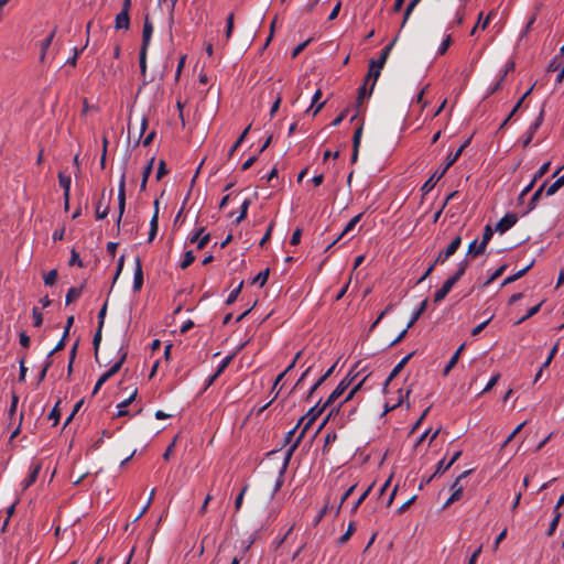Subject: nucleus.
<instances>
[{
    "label": "nucleus",
    "mask_w": 564,
    "mask_h": 564,
    "mask_svg": "<svg viewBox=\"0 0 564 564\" xmlns=\"http://www.w3.org/2000/svg\"><path fill=\"white\" fill-rule=\"evenodd\" d=\"M324 409H325L324 405L319 409L318 404H316L314 408H312L308 411V413L305 416V417H308L307 422L303 426V430L301 431L300 435L296 437V440L293 442V444L286 451V454H285V466L289 464V462H290L294 451L300 445L304 434L306 433V431L308 430L311 424L317 419V416L323 412Z\"/></svg>",
    "instance_id": "nucleus-1"
},
{
    "label": "nucleus",
    "mask_w": 564,
    "mask_h": 564,
    "mask_svg": "<svg viewBox=\"0 0 564 564\" xmlns=\"http://www.w3.org/2000/svg\"><path fill=\"white\" fill-rule=\"evenodd\" d=\"M471 470H466L462 473L453 482L451 489L453 490L451 497L447 499V501L444 505V508L449 507L455 501H458L463 497L464 488L462 485H459L460 480L465 477H467L470 474Z\"/></svg>",
    "instance_id": "nucleus-2"
},
{
    "label": "nucleus",
    "mask_w": 564,
    "mask_h": 564,
    "mask_svg": "<svg viewBox=\"0 0 564 564\" xmlns=\"http://www.w3.org/2000/svg\"><path fill=\"white\" fill-rule=\"evenodd\" d=\"M383 67H379V63H377V61L375 59H371L369 62V70H368V75L366 77V84H370V87H369V95L372 94V90L376 86V83L380 76V73H381V69Z\"/></svg>",
    "instance_id": "nucleus-3"
},
{
    "label": "nucleus",
    "mask_w": 564,
    "mask_h": 564,
    "mask_svg": "<svg viewBox=\"0 0 564 564\" xmlns=\"http://www.w3.org/2000/svg\"><path fill=\"white\" fill-rule=\"evenodd\" d=\"M126 208V175L124 173L121 175L120 182H119V188H118V226L120 225L121 218L123 216Z\"/></svg>",
    "instance_id": "nucleus-4"
},
{
    "label": "nucleus",
    "mask_w": 564,
    "mask_h": 564,
    "mask_svg": "<svg viewBox=\"0 0 564 564\" xmlns=\"http://www.w3.org/2000/svg\"><path fill=\"white\" fill-rule=\"evenodd\" d=\"M518 221V217L513 213L506 214L497 224L495 230L505 234L512 228Z\"/></svg>",
    "instance_id": "nucleus-5"
},
{
    "label": "nucleus",
    "mask_w": 564,
    "mask_h": 564,
    "mask_svg": "<svg viewBox=\"0 0 564 564\" xmlns=\"http://www.w3.org/2000/svg\"><path fill=\"white\" fill-rule=\"evenodd\" d=\"M462 243V238L457 236L446 248V250L441 251L435 259V263H444L449 257H452Z\"/></svg>",
    "instance_id": "nucleus-6"
},
{
    "label": "nucleus",
    "mask_w": 564,
    "mask_h": 564,
    "mask_svg": "<svg viewBox=\"0 0 564 564\" xmlns=\"http://www.w3.org/2000/svg\"><path fill=\"white\" fill-rule=\"evenodd\" d=\"M351 380L348 378H345L339 382V384L336 387V389L332 392V394L328 397L327 401L324 403V408L327 405H330L334 403L339 397L344 394V392L347 390V388L350 386Z\"/></svg>",
    "instance_id": "nucleus-7"
},
{
    "label": "nucleus",
    "mask_w": 564,
    "mask_h": 564,
    "mask_svg": "<svg viewBox=\"0 0 564 564\" xmlns=\"http://www.w3.org/2000/svg\"><path fill=\"white\" fill-rule=\"evenodd\" d=\"M467 144H468V141H466L459 149H457L456 152L449 153L447 155L445 166L440 172L437 180H441L443 177V175L446 173V171L458 160V158L462 155V153Z\"/></svg>",
    "instance_id": "nucleus-8"
},
{
    "label": "nucleus",
    "mask_w": 564,
    "mask_h": 564,
    "mask_svg": "<svg viewBox=\"0 0 564 564\" xmlns=\"http://www.w3.org/2000/svg\"><path fill=\"white\" fill-rule=\"evenodd\" d=\"M126 356H127V354L122 352L119 360L117 362H115L108 371H106L104 375L100 376V378L98 379L99 384H104L109 378H111L113 375H116L120 370V368L126 359Z\"/></svg>",
    "instance_id": "nucleus-9"
},
{
    "label": "nucleus",
    "mask_w": 564,
    "mask_h": 564,
    "mask_svg": "<svg viewBox=\"0 0 564 564\" xmlns=\"http://www.w3.org/2000/svg\"><path fill=\"white\" fill-rule=\"evenodd\" d=\"M135 268H134V274H133V291L138 292L141 290L143 284V271L141 265V260L139 257L134 260Z\"/></svg>",
    "instance_id": "nucleus-10"
},
{
    "label": "nucleus",
    "mask_w": 564,
    "mask_h": 564,
    "mask_svg": "<svg viewBox=\"0 0 564 564\" xmlns=\"http://www.w3.org/2000/svg\"><path fill=\"white\" fill-rule=\"evenodd\" d=\"M454 285L455 284L453 283V281L447 279L442 285V288L435 292L434 302L443 301L446 297V295L451 292Z\"/></svg>",
    "instance_id": "nucleus-11"
},
{
    "label": "nucleus",
    "mask_w": 564,
    "mask_h": 564,
    "mask_svg": "<svg viewBox=\"0 0 564 564\" xmlns=\"http://www.w3.org/2000/svg\"><path fill=\"white\" fill-rule=\"evenodd\" d=\"M152 33H153V26H152L151 22L149 21V19L147 18L144 20V24H143L142 46L141 47H145V50H148Z\"/></svg>",
    "instance_id": "nucleus-12"
},
{
    "label": "nucleus",
    "mask_w": 564,
    "mask_h": 564,
    "mask_svg": "<svg viewBox=\"0 0 564 564\" xmlns=\"http://www.w3.org/2000/svg\"><path fill=\"white\" fill-rule=\"evenodd\" d=\"M130 26V17H129V13L127 12H119L117 15H116V20H115V28L117 30H128Z\"/></svg>",
    "instance_id": "nucleus-13"
},
{
    "label": "nucleus",
    "mask_w": 564,
    "mask_h": 564,
    "mask_svg": "<svg viewBox=\"0 0 564 564\" xmlns=\"http://www.w3.org/2000/svg\"><path fill=\"white\" fill-rule=\"evenodd\" d=\"M413 355L414 352H410L398 362V365L392 369L391 373L389 375L387 383H389L394 377L399 375V372L404 368V366L409 362Z\"/></svg>",
    "instance_id": "nucleus-14"
},
{
    "label": "nucleus",
    "mask_w": 564,
    "mask_h": 564,
    "mask_svg": "<svg viewBox=\"0 0 564 564\" xmlns=\"http://www.w3.org/2000/svg\"><path fill=\"white\" fill-rule=\"evenodd\" d=\"M40 468L41 467L39 465L32 467L29 476L21 482L23 490L28 489L32 484L35 482L37 475L40 473Z\"/></svg>",
    "instance_id": "nucleus-15"
},
{
    "label": "nucleus",
    "mask_w": 564,
    "mask_h": 564,
    "mask_svg": "<svg viewBox=\"0 0 564 564\" xmlns=\"http://www.w3.org/2000/svg\"><path fill=\"white\" fill-rule=\"evenodd\" d=\"M492 228L489 225H487L484 230L482 240L477 247V252H485L488 242L492 238Z\"/></svg>",
    "instance_id": "nucleus-16"
},
{
    "label": "nucleus",
    "mask_w": 564,
    "mask_h": 564,
    "mask_svg": "<svg viewBox=\"0 0 564 564\" xmlns=\"http://www.w3.org/2000/svg\"><path fill=\"white\" fill-rule=\"evenodd\" d=\"M362 217V214H358L356 215L355 217H352L348 224L345 226V228L343 229L341 234L339 235V237L330 245L333 246L338 239H340L341 237L346 236L347 234H349L351 230H354V228L356 227V225L359 223V220L361 219Z\"/></svg>",
    "instance_id": "nucleus-17"
},
{
    "label": "nucleus",
    "mask_w": 564,
    "mask_h": 564,
    "mask_svg": "<svg viewBox=\"0 0 564 564\" xmlns=\"http://www.w3.org/2000/svg\"><path fill=\"white\" fill-rule=\"evenodd\" d=\"M533 265V262H531L530 264H528L525 268L519 270L517 273L512 274V275H509L507 276L502 283H501V286H505L507 284H510L514 281H517L518 279L522 278L529 270L530 268Z\"/></svg>",
    "instance_id": "nucleus-18"
},
{
    "label": "nucleus",
    "mask_w": 564,
    "mask_h": 564,
    "mask_svg": "<svg viewBox=\"0 0 564 564\" xmlns=\"http://www.w3.org/2000/svg\"><path fill=\"white\" fill-rule=\"evenodd\" d=\"M321 97H322V91H321V89H317L315 91V94L313 95L312 104H311V107L308 109V110L313 109L314 106L316 105V108L313 110V116H316L322 110V108L325 105V101L318 102Z\"/></svg>",
    "instance_id": "nucleus-19"
},
{
    "label": "nucleus",
    "mask_w": 564,
    "mask_h": 564,
    "mask_svg": "<svg viewBox=\"0 0 564 564\" xmlns=\"http://www.w3.org/2000/svg\"><path fill=\"white\" fill-rule=\"evenodd\" d=\"M545 188V183H543L535 192L534 194L532 195L530 202H529V205H528V209L525 213H529L531 210H533L538 204V202L540 200L541 196H542V193Z\"/></svg>",
    "instance_id": "nucleus-20"
},
{
    "label": "nucleus",
    "mask_w": 564,
    "mask_h": 564,
    "mask_svg": "<svg viewBox=\"0 0 564 564\" xmlns=\"http://www.w3.org/2000/svg\"><path fill=\"white\" fill-rule=\"evenodd\" d=\"M59 185L64 189V197L66 205L68 204L69 191H70V177L59 173L58 175Z\"/></svg>",
    "instance_id": "nucleus-21"
},
{
    "label": "nucleus",
    "mask_w": 564,
    "mask_h": 564,
    "mask_svg": "<svg viewBox=\"0 0 564 564\" xmlns=\"http://www.w3.org/2000/svg\"><path fill=\"white\" fill-rule=\"evenodd\" d=\"M465 348V344H462L458 349L455 351V354L452 356V358L449 359L448 364L446 365V367L444 368V375H448V372L452 370V368L457 364V360L462 354V351L464 350Z\"/></svg>",
    "instance_id": "nucleus-22"
},
{
    "label": "nucleus",
    "mask_w": 564,
    "mask_h": 564,
    "mask_svg": "<svg viewBox=\"0 0 564 564\" xmlns=\"http://www.w3.org/2000/svg\"><path fill=\"white\" fill-rule=\"evenodd\" d=\"M54 35H55V30L52 31L51 34L41 42V54H40L41 62H44L46 52L52 44Z\"/></svg>",
    "instance_id": "nucleus-23"
},
{
    "label": "nucleus",
    "mask_w": 564,
    "mask_h": 564,
    "mask_svg": "<svg viewBox=\"0 0 564 564\" xmlns=\"http://www.w3.org/2000/svg\"><path fill=\"white\" fill-rule=\"evenodd\" d=\"M395 42H397V37L382 50L381 55H380L379 59L377 61V63H379V67L384 66Z\"/></svg>",
    "instance_id": "nucleus-24"
},
{
    "label": "nucleus",
    "mask_w": 564,
    "mask_h": 564,
    "mask_svg": "<svg viewBox=\"0 0 564 564\" xmlns=\"http://www.w3.org/2000/svg\"><path fill=\"white\" fill-rule=\"evenodd\" d=\"M426 305H427V300H424L423 302H421L420 306L417 307V310L413 313L411 319L409 321L408 323V328H411L415 322L420 318V316L424 313V311L426 310Z\"/></svg>",
    "instance_id": "nucleus-25"
},
{
    "label": "nucleus",
    "mask_w": 564,
    "mask_h": 564,
    "mask_svg": "<svg viewBox=\"0 0 564 564\" xmlns=\"http://www.w3.org/2000/svg\"><path fill=\"white\" fill-rule=\"evenodd\" d=\"M563 186H564V174L545 189V195L552 196Z\"/></svg>",
    "instance_id": "nucleus-26"
},
{
    "label": "nucleus",
    "mask_w": 564,
    "mask_h": 564,
    "mask_svg": "<svg viewBox=\"0 0 564 564\" xmlns=\"http://www.w3.org/2000/svg\"><path fill=\"white\" fill-rule=\"evenodd\" d=\"M440 175V173L435 172L422 186L421 191L423 193H429L430 191L433 189V187L436 185V183L440 181L437 180V176Z\"/></svg>",
    "instance_id": "nucleus-27"
},
{
    "label": "nucleus",
    "mask_w": 564,
    "mask_h": 564,
    "mask_svg": "<svg viewBox=\"0 0 564 564\" xmlns=\"http://www.w3.org/2000/svg\"><path fill=\"white\" fill-rule=\"evenodd\" d=\"M468 267L467 260H463L458 263V269L456 273L449 278L451 281H453L454 284L462 278V275L465 273L466 269Z\"/></svg>",
    "instance_id": "nucleus-28"
},
{
    "label": "nucleus",
    "mask_w": 564,
    "mask_h": 564,
    "mask_svg": "<svg viewBox=\"0 0 564 564\" xmlns=\"http://www.w3.org/2000/svg\"><path fill=\"white\" fill-rule=\"evenodd\" d=\"M154 159L152 158L149 164L144 167L142 173V181H141V189H144L147 186V182L149 176L151 175L152 169H153Z\"/></svg>",
    "instance_id": "nucleus-29"
},
{
    "label": "nucleus",
    "mask_w": 564,
    "mask_h": 564,
    "mask_svg": "<svg viewBox=\"0 0 564 564\" xmlns=\"http://www.w3.org/2000/svg\"><path fill=\"white\" fill-rule=\"evenodd\" d=\"M83 288H70L66 294V304H70L82 295Z\"/></svg>",
    "instance_id": "nucleus-30"
},
{
    "label": "nucleus",
    "mask_w": 564,
    "mask_h": 564,
    "mask_svg": "<svg viewBox=\"0 0 564 564\" xmlns=\"http://www.w3.org/2000/svg\"><path fill=\"white\" fill-rule=\"evenodd\" d=\"M269 278V269L260 271L252 280V283L263 286Z\"/></svg>",
    "instance_id": "nucleus-31"
},
{
    "label": "nucleus",
    "mask_w": 564,
    "mask_h": 564,
    "mask_svg": "<svg viewBox=\"0 0 564 564\" xmlns=\"http://www.w3.org/2000/svg\"><path fill=\"white\" fill-rule=\"evenodd\" d=\"M109 214V206L106 205L102 207L101 200L96 206V218L97 219H104Z\"/></svg>",
    "instance_id": "nucleus-32"
},
{
    "label": "nucleus",
    "mask_w": 564,
    "mask_h": 564,
    "mask_svg": "<svg viewBox=\"0 0 564 564\" xmlns=\"http://www.w3.org/2000/svg\"><path fill=\"white\" fill-rule=\"evenodd\" d=\"M242 285H243V282L241 281V282L237 285V288H235V289L230 292V294H229V296H228V299H227V301H226V303H227L228 305L232 304V303L237 300L238 295H239V294H240V292H241Z\"/></svg>",
    "instance_id": "nucleus-33"
},
{
    "label": "nucleus",
    "mask_w": 564,
    "mask_h": 564,
    "mask_svg": "<svg viewBox=\"0 0 564 564\" xmlns=\"http://www.w3.org/2000/svg\"><path fill=\"white\" fill-rule=\"evenodd\" d=\"M59 404H61V400H58L56 402L55 406L52 409V411L48 414V420H52L54 425H56L59 421V410H58Z\"/></svg>",
    "instance_id": "nucleus-34"
},
{
    "label": "nucleus",
    "mask_w": 564,
    "mask_h": 564,
    "mask_svg": "<svg viewBox=\"0 0 564 564\" xmlns=\"http://www.w3.org/2000/svg\"><path fill=\"white\" fill-rule=\"evenodd\" d=\"M194 260H195V256H194L193 251H186L184 254V259L181 262V268L186 269L194 262Z\"/></svg>",
    "instance_id": "nucleus-35"
},
{
    "label": "nucleus",
    "mask_w": 564,
    "mask_h": 564,
    "mask_svg": "<svg viewBox=\"0 0 564 564\" xmlns=\"http://www.w3.org/2000/svg\"><path fill=\"white\" fill-rule=\"evenodd\" d=\"M137 394H138V389L134 388L132 390V392L130 393V395L127 399H124L122 402H120L117 405V408L118 409H126L135 399Z\"/></svg>",
    "instance_id": "nucleus-36"
},
{
    "label": "nucleus",
    "mask_w": 564,
    "mask_h": 564,
    "mask_svg": "<svg viewBox=\"0 0 564 564\" xmlns=\"http://www.w3.org/2000/svg\"><path fill=\"white\" fill-rule=\"evenodd\" d=\"M250 127L251 126H248L243 132L240 134V137L238 138V140L234 143V145L231 147L230 151H229V155H231L238 148L239 145L242 143L243 139L246 138V135L248 134L249 130H250Z\"/></svg>",
    "instance_id": "nucleus-37"
},
{
    "label": "nucleus",
    "mask_w": 564,
    "mask_h": 564,
    "mask_svg": "<svg viewBox=\"0 0 564 564\" xmlns=\"http://www.w3.org/2000/svg\"><path fill=\"white\" fill-rule=\"evenodd\" d=\"M506 264L499 267L489 278L488 280L484 283L485 286L489 285L490 283H492L496 279H498L502 273L503 271L506 270Z\"/></svg>",
    "instance_id": "nucleus-38"
},
{
    "label": "nucleus",
    "mask_w": 564,
    "mask_h": 564,
    "mask_svg": "<svg viewBox=\"0 0 564 564\" xmlns=\"http://www.w3.org/2000/svg\"><path fill=\"white\" fill-rule=\"evenodd\" d=\"M147 51L145 47H141L140 50L139 63L142 74H145L147 70Z\"/></svg>",
    "instance_id": "nucleus-39"
},
{
    "label": "nucleus",
    "mask_w": 564,
    "mask_h": 564,
    "mask_svg": "<svg viewBox=\"0 0 564 564\" xmlns=\"http://www.w3.org/2000/svg\"><path fill=\"white\" fill-rule=\"evenodd\" d=\"M150 228L159 229V202H154V214L150 221Z\"/></svg>",
    "instance_id": "nucleus-40"
},
{
    "label": "nucleus",
    "mask_w": 564,
    "mask_h": 564,
    "mask_svg": "<svg viewBox=\"0 0 564 564\" xmlns=\"http://www.w3.org/2000/svg\"><path fill=\"white\" fill-rule=\"evenodd\" d=\"M524 425H525V422H522L521 424H519L512 431V433L506 438V441L502 443L501 448L506 447L516 437V435L523 429Z\"/></svg>",
    "instance_id": "nucleus-41"
},
{
    "label": "nucleus",
    "mask_w": 564,
    "mask_h": 564,
    "mask_svg": "<svg viewBox=\"0 0 564 564\" xmlns=\"http://www.w3.org/2000/svg\"><path fill=\"white\" fill-rule=\"evenodd\" d=\"M372 486H369L361 495L360 497L356 500V502L354 503L352 506V512H355L359 506L364 502V500L368 497L370 490H371Z\"/></svg>",
    "instance_id": "nucleus-42"
},
{
    "label": "nucleus",
    "mask_w": 564,
    "mask_h": 564,
    "mask_svg": "<svg viewBox=\"0 0 564 564\" xmlns=\"http://www.w3.org/2000/svg\"><path fill=\"white\" fill-rule=\"evenodd\" d=\"M541 305H542V303H539V304H536L535 306L531 307V308L528 311V313L517 322V324H521V323H522V322H524L525 319H528V318H530L531 316L535 315V314L540 311Z\"/></svg>",
    "instance_id": "nucleus-43"
},
{
    "label": "nucleus",
    "mask_w": 564,
    "mask_h": 564,
    "mask_svg": "<svg viewBox=\"0 0 564 564\" xmlns=\"http://www.w3.org/2000/svg\"><path fill=\"white\" fill-rule=\"evenodd\" d=\"M550 162H546L544 164H542L540 166V169L536 171V173L534 174L533 176V182H536L539 178H541L544 174H546V172L549 171V167H550Z\"/></svg>",
    "instance_id": "nucleus-44"
},
{
    "label": "nucleus",
    "mask_w": 564,
    "mask_h": 564,
    "mask_svg": "<svg viewBox=\"0 0 564 564\" xmlns=\"http://www.w3.org/2000/svg\"><path fill=\"white\" fill-rule=\"evenodd\" d=\"M249 205H250V200L245 199L243 203L241 204L240 215L236 219L237 223H240L241 220H243L246 218Z\"/></svg>",
    "instance_id": "nucleus-45"
},
{
    "label": "nucleus",
    "mask_w": 564,
    "mask_h": 564,
    "mask_svg": "<svg viewBox=\"0 0 564 564\" xmlns=\"http://www.w3.org/2000/svg\"><path fill=\"white\" fill-rule=\"evenodd\" d=\"M248 489V485H246L242 490L240 491V494L236 497V500H235V509L236 511H239L241 506H242V501H243V497H245V494Z\"/></svg>",
    "instance_id": "nucleus-46"
},
{
    "label": "nucleus",
    "mask_w": 564,
    "mask_h": 564,
    "mask_svg": "<svg viewBox=\"0 0 564 564\" xmlns=\"http://www.w3.org/2000/svg\"><path fill=\"white\" fill-rule=\"evenodd\" d=\"M56 278H57V271L56 270H51L48 273L45 274L44 276V283L46 285H53L56 281Z\"/></svg>",
    "instance_id": "nucleus-47"
},
{
    "label": "nucleus",
    "mask_w": 564,
    "mask_h": 564,
    "mask_svg": "<svg viewBox=\"0 0 564 564\" xmlns=\"http://www.w3.org/2000/svg\"><path fill=\"white\" fill-rule=\"evenodd\" d=\"M32 315H33L34 326L35 327L41 326L42 322H43V315L37 307L33 308Z\"/></svg>",
    "instance_id": "nucleus-48"
},
{
    "label": "nucleus",
    "mask_w": 564,
    "mask_h": 564,
    "mask_svg": "<svg viewBox=\"0 0 564 564\" xmlns=\"http://www.w3.org/2000/svg\"><path fill=\"white\" fill-rule=\"evenodd\" d=\"M231 359H232V356H227L226 358H224L221 360V362L219 364V366H218V368L216 370V376H219L220 373H223L225 371V369L230 364Z\"/></svg>",
    "instance_id": "nucleus-49"
},
{
    "label": "nucleus",
    "mask_w": 564,
    "mask_h": 564,
    "mask_svg": "<svg viewBox=\"0 0 564 564\" xmlns=\"http://www.w3.org/2000/svg\"><path fill=\"white\" fill-rule=\"evenodd\" d=\"M226 37L229 39L234 29V13H230L226 20Z\"/></svg>",
    "instance_id": "nucleus-50"
},
{
    "label": "nucleus",
    "mask_w": 564,
    "mask_h": 564,
    "mask_svg": "<svg viewBox=\"0 0 564 564\" xmlns=\"http://www.w3.org/2000/svg\"><path fill=\"white\" fill-rule=\"evenodd\" d=\"M561 58L563 59L564 58V46L560 50V55H556L554 57V59L551 62V64L549 65V70L550 72H554L558 68V65H557V59Z\"/></svg>",
    "instance_id": "nucleus-51"
},
{
    "label": "nucleus",
    "mask_w": 564,
    "mask_h": 564,
    "mask_svg": "<svg viewBox=\"0 0 564 564\" xmlns=\"http://www.w3.org/2000/svg\"><path fill=\"white\" fill-rule=\"evenodd\" d=\"M204 228L203 227H199V228H196L194 231H192V234L189 235V242L191 243H194V242H197L198 239L203 236V232H204Z\"/></svg>",
    "instance_id": "nucleus-52"
},
{
    "label": "nucleus",
    "mask_w": 564,
    "mask_h": 564,
    "mask_svg": "<svg viewBox=\"0 0 564 564\" xmlns=\"http://www.w3.org/2000/svg\"><path fill=\"white\" fill-rule=\"evenodd\" d=\"M560 517H561L560 512H556L554 514V518H553V520H552V522L550 524V528L547 530V535H553L554 534V532H555V530L557 528V524H558Z\"/></svg>",
    "instance_id": "nucleus-53"
},
{
    "label": "nucleus",
    "mask_w": 564,
    "mask_h": 564,
    "mask_svg": "<svg viewBox=\"0 0 564 564\" xmlns=\"http://www.w3.org/2000/svg\"><path fill=\"white\" fill-rule=\"evenodd\" d=\"M147 128H148V119L145 117H142L140 129H139V133H138V138H137V144L140 143L144 132L147 131Z\"/></svg>",
    "instance_id": "nucleus-54"
},
{
    "label": "nucleus",
    "mask_w": 564,
    "mask_h": 564,
    "mask_svg": "<svg viewBox=\"0 0 564 564\" xmlns=\"http://www.w3.org/2000/svg\"><path fill=\"white\" fill-rule=\"evenodd\" d=\"M364 383V379L361 381H359L358 383H356L354 386V388L348 392V394L345 397V400L344 402H347V401H350L352 400V398L355 397V394L357 393V391L361 388Z\"/></svg>",
    "instance_id": "nucleus-55"
},
{
    "label": "nucleus",
    "mask_w": 564,
    "mask_h": 564,
    "mask_svg": "<svg viewBox=\"0 0 564 564\" xmlns=\"http://www.w3.org/2000/svg\"><path fill=\"white\" fill-rule=\"evenodd\" d=\"M534 134H535V131H532L531 128L529 127L528 131L522 137V145L524 148H527L530 144V142L532 141Z\"/></svg>",
    "instance_id": "nucleus-56"
},
{
    "label": "nucleus",
    "mask_w": 564,
    "mask_h": 564,
    "mask_svg": "<svg viewBox=\"0 0 564 564\" xmlns=\"http://www.w3.org/2000/svg\"><path fill=\"white\" fill-rule=\"evenodd\" d=\"M361 135H362V127H359L355 133H354V138H352V148H359L360 145V140H361Z\"/></svg>",
    "instance_id": "nucleus-57"
},
{
    "label": "nucleus",
    "mask_w": 564,
    "mask_h": 564,
    "mask_svg": "<svg viewBox=\"0 0 564 564\" xmlns=\"http://www.w3.org/2000/svg\"><path fill=\"white\" fill-rule=\"evenodd\" d=\"M452 466L448 465V463H446L444 459L440 460L438 464H437V467H436V470H435V475L437 474H443L445 473L447 469H449Z\"/></svg>",
    "instance_id": "nucleus-58"
},
{
    "label": "nucleus",
    "mask_w": 564,
    "mask_h": 564,
    "mask_svg": "<svg viewBox=\"0 0 564 564\" xmlns=\"http://www.w3.org/2000/svg\"><path fill=\"white\" fill-rule=\"evenodd\" d=\"M492 316L489 317L487 321L480 323L479 325H477L476 327H474L471 329V336H477L480 332H482V329L489 324V322L491 321Z\"/></svg>",
    "instance_id": "nucleus-59"
},
{
    "label": "nucleus",
    "mask_w": 564,
    "mask_h": 564,
    "mask_svg": "<svg viewBox=\"0 0 564 564\" xmlns=\"http://www.w3.org/2000/svg\"><path fill=\"white\" fill-rule=\"evenodd\" d=\"M367 85L368 84L365 83L364 86H361L359 88V94H358V99H357L358 104H361L365 98L370 96L369 90H367V88H366Z\"/></svg>",
    "instance_id": "nucleus-60"
},
{
    "label": "nucleus",
    "mask_w": 564,
    "mask_h": 564,
    "mask_svg": "<svg viewBox=\"0 0 564 564\" xmlns=\"http://www.w3.org/2000/svg\"><path fill=\"white\" fill-rule=\"evenodd\" d=\"M499 378H500V375H499V373L495 375V376L489 380V382L487 383V386L485 387V389L482 390V393L488 392L489 390H491V389L496 386V383L498 382Z\"/></svg>",
    "instance_id": "nucleus-61"
},
{
    "label": "nucleus",
    "mask_w": 564,
    "mask_h": 564,
    "mask_svg": "<svg viewBox=\"0 0 564 564\" xmlns=\"http://www.w3.org/2000/svg\"><path fill=\"white\" fill-rule=\"evenodd\" d=\"M449 44H451V36L448 35V36H446V39L441 43V45H440V47H438L437 53H438L440 55H443V54L447 51V48H448Z\"/></svg>",
    "instance_id": "nucleus-62"
},
{
    "label": "nucleus",
    "mask_w": 564,
    "mask_h": 564,
    "mask_svg": "<svg viewBox=\"0 0 564 564\" xmlns=\"http://www.w3.org/2000/svg\"><path fill=\"white\" fill-rule=\"evenodd\" d=\"M542 121H543V110H541L540 115L538 116V118L534 120V122L531 123L530 128L532 131H535L540 128V126L542 124Z\"/></svg>",
    "instance_id": "nucleus-63"
},
{
    "label": "nucleus",
    "mask_w": 564,
    "mask_h": 564,
    "mask_svg": "<svg viewBox=\"0 0 564 564\" xmlns=\"http://www.w3.org/2000/svg\"><path fill=\"white\" fill-rule=\"evenodd\" d=\"M301 236H302L301 229L294 230V232L292 234L290 243L293 245V246H296L300 242V240H301Z\"/></svg>",
    "instance_id": "nucleus-64"
}]
</instances>
